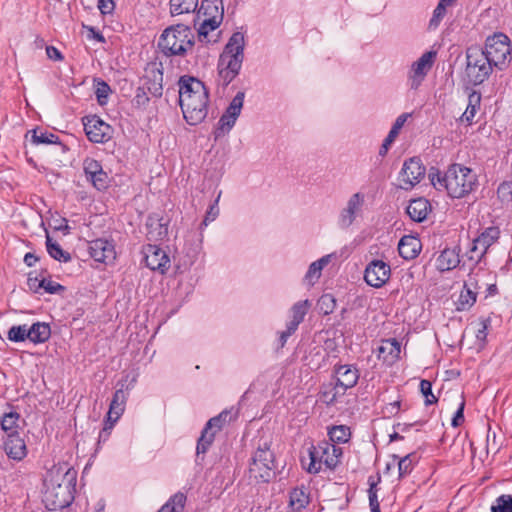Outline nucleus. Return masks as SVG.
<instances>
[{
	"instance_id": "10",
	"label": "nucleus",
	"mask_w": 512,
	"mask_h": 512,
	"mask_svg": "<svg viewBox=\"0 0 512 512\" xmlns=\"http://www.w3.org/2000/svg\"><path fill=\"white\" fill-rule=\"evenodd\" d=\"M232 420L231 410L225 409L217 416L212 417L206 423L197 441V456L205 454L215 439L217 432L221 431L225 424Z\"/></svg>"
},
{
	"instance_id": "27",
	"label": "nucleus",
	"mask_w": 512,
	"mask_h": 512,
	"mask_svg": "<svg viewBox=\"0 0 512 512\" xmlns=\"http://www.w3.org/2000/svg\"><path fill=\"white\" fill-rule=\"evenodd\" d=\"M363 202L364 198L360 193H355L350 197L347 207L342 210L339 217L341 227L347 228L353 223L356 212L360 210Z\"/></svg>"
},
{
	"instance_id": "45",
	"label": "nucleus",
	"mask_w": 512,
	"mask_h": 512,
	"mask_svg": "<svg viewBox=\"0 0 512 512\" xmlns=\"http://www.w3.org/2000/svg\"><path fill=\"white\" fill-rule=\"evenodd\" d=\"M317 308L320 314L329 315L336 308V299L332 294H323L317 301Z\"/></svg>"
},
{
	"instance_id": "6",
	"label": "nucleus",
	"mask_w": 512,
	"mask_h": 512,
	"mask_svg": "<svg viewBox=\"0 0 512 512\" xmlns=\"http://www.w3.org/2000/svg\"><path fill=\"white\" fill-rule=\"evenodd\" d=\"M307 451L310 461L305 468L311 474L319 473L323 466L335 470L343 456V449L327 440H321L317 444L311 443Z\"/></svg>"
},
{
	"instance_id": "28",
	"label": "nucleus",
	"mask_w": 512,
	"mask_h": 512,
	"mask_svg": "<svg viewBox=\"0 0 512 512\" xmlns=\"http://www.w3.org/2000/svg\"><path fill=\"white\" fill-rule=\"evenodd\" d=\"M421 241L412 235L403 236L398 243L399 255L405 260L416 258L421 251Z\"/></svg>"
},
{
	"instance_id": "17",
	"label": "nucleus",
	"mask_w": 512,
	"mask_h": 512,
	"mask_svg": "<svg viewBox=\"0 0 512 512\" xmlns=\"http://www.w3.org/2000/svg\"><path fill=\"white\" fill-rule=\"evenodd\" d=\"M436 58L435 51H427L425 52L417 61H415L411 66V71L409 75L410 88L418 89L424 80L425 76L432 68L433 63Z\"/></svg>"
},
{
	"instance_id": "63",
	"label": "nucleus",
	"mask_w": 512,
	"mask_h": 512,
	"mask_svg": "<svg viewBox=\"0 0 512 512\" xmlns=\"http://www.w3.org/2000/svg\"><path fill=\"white\" fill-rule=\"evenodd\" d=\"M481 93L477 91H471L468 95V106L480 108Z\"/></svg>"
},
{
	"instance_id": "26",
	"label": "nucleus",
	"mask_w": 512,
	"mask_h": 512,
	"mask_svg": "<svg viewBox=\"0 0 512 512\" xmlns=\"http://www.w3.org/2000/svg\"><path fill=\"white\" fill-rule=\"evenodd\" d=\"M431 210L432 206L430 202L424 197H419L410 200L409 205L406 208V213L411 220L420 223L426 220Z\"/></svg>"
},
{
	"instance_id": "64",
	"label": "nucleus",
	"mask_w": 512,
	"mask_h": 512,
	"mask_svg": "<svg viewBox=\"0 0 512 512\" xmlns=\"http://www.w3.org/2000/svg\"><path fill=\"white\" fill-rule=\"evenodd\" d=\"M53 228L56 231H63L64 234L69 233V226L66 218L60 217L59 219L54 220Z\"/></svg>"
},
{
	"instance_id": "14",
	"label": "nucleus",
	"mask_w": 512,
	"mask_h": 512,
	"mask_svg": "<svg viewBox=\"0 0 512 512\" xmlns=\"http://www.w3.org/2000/svg\"><path fill=\"white\" fill-rule=\"evenodd\" d=\"M87 138L94 143H105L112 137V127L98 116H87L83 119Z\"/></svg>"
},
{
	"instance_id": "59",
	"label": "nucleus",
	"mask_w": 512,
	"mask_h": 512,
	"mask_svg": "<svg viewBox=\"0 0 512 512\" xmlns=\"http://www.w3.org/2000/svg\"><path fill=\"white\" fill-rule=\"evenodd\" d=\"M398 134L394 133V131H389L387 137L384 139L380 149H379V155L385 156L389 150L390 145L394 142Z\"/></svg>"
},
{
	"instance_id": "5",
	"label": "nucleus",
	"mask_w": 512,
	"mask_h": 512,
	"mask_svg": "<svg viewBox=\"0 0 512 512\" xmlns=\"http://www.w3.org/2000/svg\"><path fill=\"white\" fill-rule=\"evenodd\" d=\"M194 44V33L189 26L184 24L167 27L158 40V48L167 57H184Z\"/></svg>"
},
{
	"instance_id": "57",
	"label": "nucleus",
	"mask_w": 512,
	"mask_h": 512,
	"mask_svg": "<svg viewBox=\"0 0 512 512\" xmlns=\"http://www.w3.org/2000/svg\"><path fill=\"white\" fill-rule=\"evenodd\" d=\"M498 196L503 200L512 199V182L504 181L502 182L497 189Z\"/></svg>"
},
{
	"instance_id": "53",
	"label": "nucleus",
	"mask_w": 512,
	"mask_h": 512,
	"mask_svg": "<svg viewBox=\"0 0 512 512\" xmlns=\"http://www.w3.org/2000/svg\"><path fill=\"white\" fill-rule=\"evenodd\" d=\"M148 95H150L149 91H147L144 86L140 85L137 88L136 94L134 97L135 105L137 107H143V108L146 107L150 102V98Z\"/></svg>"
},
{
	"instance_id": "48",
	"label": "nucleus",
	"mask_w": 512,
	"mask_h": 512,
	"mask_svg": "<svg viewBox=\"0 0 512 512\" xmlns=\"http://www.w3.org/2000/svg\"><path fill=\"white\" fill-rule=\"evenodd\" d=\"M8 340L12 342H23L26 339H29L28 327L27 325H14L12 326L7 334Z\"/></svg>"
},
{
	"instance_id": "2",
	"label": "nucleus",
	"mask_w": 512,
	"mask_h": 512,
	"mask_svg": "<svg viewBox=\"0 0 512 512\" xmlns=\"http://www.w3.org/2000/svg\"><path fill=\"white\" fill-rule=\"evenodd\" d=\"M431 184L437 190H446L452 198H463L478 186L477 174L470 168L454 163L445 173L432 168L429 172Z\"/></svg>"
},
{
	"instance_id": "40",
	"label": "nucleus",
	"mask_w": 512,
	"mask_h": 512,
	"mask_svg": "<svg viewBox=\"0 0 512 512\" xmlns=\"http://www.w3.org/2000/svg\"><path fill=\"white\" fill-rule=\"evenodd\" d=\"M32 133L31 139L32 142L36 145L38 144H61L59 141V137L53 133L43 131L40 128H35L31 131Z\"/></svg>"
},
{
	"instance_id": "1",
	"label": "nucleus",
	"mask_w": 512,
	"mask_h": 512,
	"mask_svg": "<svg viewBox=\"0 0 512 512\" xmlns=\"http://www.w3.org/2000/svg\"><path fill=\"white\" fill-rule=\"evenodd\" d=\"M178 101L188 124L198 125L208 115L209 90L198 78L183 75L178 80Z\"/></svg>"
},
{
	"instance_id": "58",
	"label": "nucleus",
	"mask_w": 512,
	"mask_h": 512,
	"mask_svg": "<svg viewBox=\"0 0 512 512\" xmlns=\"http://www.w3.org/2000/svg\"><path fill=\"white\" fill-rule=\"evenodd\" d=\"M33 274V272H30L28 274L27 285L31 291H33L34 293H38L39 290L41 289V286H43L44 281L42 280V278L39 279L37 275L34 276Z\"/></svg>"
},
{
	"instance_id": "15",
	"label": "nucleus",
	"mask_w": 512,
	"mask_h": 512,
	"mask_svg": "<svg viewBox=\"0 0 512 512\" xmlns=\"http://www.w3.org/2000/svg\"><path fill=\"white\" fill-rule=\"evenodd\" d=\"M390 265L382 260L374 259L364 271L365 282L374 288H381L390 279Z\"/></svg>"
},
{
	"instance_id": "4",
	"label": "nucleus",
	"mask_w": 512,
	"mask_h": 512,
	"mask_svg": "<svg viewBox=\"0 0 512 512\" xmlns=\"http://www.w3.org/2000/svg\"><path fill=\"white\" fill-rule=\"evenodd\" d=\"M244 35L241 32L232 34L217 65V85L226 88L239 74L244 59Z\"/></svg>"
},
{
	"instance_id": "61",
	"label": "nucleus",
	"mask_w": 512,
	"mask_h": 512,
	"mask_svg": "<svg viewBox=\"0 0 512 512\" xmlns=\"http://www.w3.org/2000/svg\"><path fill=\"white\" fill-rule=\"evenodd\" d=\"M478 111V108L468 106L466 107V110L461 116V120L463 122H466L468 125H471L473 123V119Z\"/></svg>"
},
{
	"instance_id": "39",
	"label": "nucleus",
	"mask_w": 512,
	"mask_h": 512,
	"mask_svg": "<svg viewBox=\"0 0 512 512\" xmlns=\"http://www.w3.org/2000/svg\"><path fill=\"white\" fill-rule=\"evenodd\" d=\"M203 12L205 16H219L223 18L222 0H202L199 12Z\"/></svg>"
},
{
	"instance_id": "49",
	"label": "nucleus",
	"mask_w": 512,
	"mask_h": 512,
	"mask_svg": "<svg viewBox=\"0 0 512 512\" xmlns=\"http://www.w3.org/2000/svg\"><path fill=\"white\" fill-rule=\"evenodd\" d=\"M491 512H512V495L502 494L491 506Z\"/></svg>"
},
{
	"instance_id": "55",
	"label": "nucleus",
	"mask_w": 512,
	"mask_h": 512,
	"mask_svg": "<svg viewBox=\"0 0 512 512\" xmlns=\"http://www.w3.org/2000/svg\"><path fill=\"white\" fill-rule=\"evenodd\" d=\"M42 280L44 281V284L43 286H41V289H43L46 293L56 294L59 292H64L66 290V288L63 285L54 282L50 279L42 277Z\"/></svg>"
},
{
	"instance_id": "50",
	"label": "nucleus",
	"mask_w": 512,
	"mask_h": 512,
	"mask_svg": "<svg viewBox=\"0 0 512 512\" xmlns=\"http://www.w3.org/2000/svg\"><path fill=\"white\" fill-rule=\"evenodd\" d=\"M420 391L425 398V405L428 406L437 403L438 398L433 394L432 383L429 380H421Z\"/></svg>"
},
{
	"instance_id": "23",
	"label": "nucleus",
	"mask_w": 512,
	"mask_h": 512,
	"mask_svg": "<svg viewBox=\"0 0 512 512\" xmlns=\"http://www.w3.org/2000/svg\"><path fill=\"white\" fill-rule=\"evenodd\" d=\"M4 450L9 458L17 461L22 460L27 455L25 441L19 433L7 436L4 442Z\"/></svg>"
},
{
	"instance_id": "46",
	"label": "nucleus",
	"mask_w": 512,
	"mask_h": 512,
	"mask_svg": "<svg viewBox=\"0 0 512 512\" xmlns=\"http://www.w3.org/2000/svg\"><path fill=\"white\" fill-rule=\"evenodd\" d=\"M395 459H398V471L399 477L403 478L406 475L410 474L413 470L414 460L416 458L415 453H410L404 456L403 458H398V456H393Z\"/></svg>"
},
{
	"instance_id": "34",
	"label": "nucleus",
	"mask_w": 512,
	"mask_h": 512,
	"mask_svg": "<svg viewBox=\"0 0 512 512\" xmlns=\"http://www.w3.org/2000/svg\"><path fill=\"white\" fill-rule=\"evenodd\" d=\"M198 4L199 0H170V13L172 16L192 13Z\"/></svg>"
},
{
	"instance_id": "51",
	"label": "nucleus",
	"mask_w": 512,
	"mask_h": 512,
	"mask_svg": "<svg viewBox=\"0 0 512 512\" xmlns=\"http://www.w3.org/2000/svg\"><path fill=\"white\" fill-rule=\"evenodd\" d=\"M402 408V400L398 397L395 400H392L386 403L382 408V414L386 418H391L396 416Z\"/></svg>"
},
{
	"instance_id": "30",
	"label": "nucleus",
	"mask_w": 512,
	"mask_h": 512,
	"mask_svg": "<svg viewBox=\"0 0 512 512\" xmlns=\"http://www.w3.org/2000/svg\"><path fill=\"white\" fill-rule=\"evenodd\" d=\"M162 218L149 216L147 219V238L150 241H158L164 239L168 234L167 223L162 222Z\"/></svg>"
},
{
	"instance_id": "18",
	"label": "nucleus",
	"mask_w": 512,
	"mask_h": 512,
	"mask_svg": "<svg viewBox=\"0 0 512 512\" xmlns=\"http://www.w3.org/2000/svg\"><path fill=\"white\" fill-rule=\"evenodd\" d=\"M83 169L87 181L98 191L106 190L109 187L108 174L103 170L99 161L93 158H86L83 161Z\"/></svg>"
},
{
	"instance_id": "12",
	"label": "nucleus",
	"mask_w": 512,
	"mask_h": 512,
	"mask_svg": "<svg viewBox=\"0 0 512 512\" xmlns=\"http://www.w3.org/2000/svg\"><path fill=\"white\" fill-rule=\"evenodd\" d=\"M163 75L161 62H149L140 79V85L144 86L152 97L160 98L163 95Z\"/></svg>"
},
{
	"instance_id": "29",
	"label": "nucleus",
	"mask_w": 512,
	"mask_h": 512,
	"mask_svg": "<svg viewBox=\"0 0 512 512\" xmlns=\"http://www.w3.org/2000/svg\"><path fill=\"white\" fill-rule=\"evenodd\" d=\"M310 503V492L302 485L291 490L289 494V506L293 511L300 512Z\"/></svg>"
},
{
	"instance_id": "56",
	"label": "nucleus",
	"mask_w": 512,
	"mask_h": 512,
	"mask_svg": "<svg viewBox=\"0 0 512 512\" xmlns=\"http://www.w3.org/2000/svg\"><path fill=\"white\" fill-rule=\"evenodd\" d=\"M464 408H465V400H464V398H462V400L459 404V407H458L457 411L455 412V414L452 418V421H451V425L453 427H459L464 423V421H465Z\"/></svg>"
},
{
	"instance_id": "3",
	"label": "nucleus",
	"mask_w": 512,
	"mask_h": 512,
	"mask_svg": "<svg viewBox=\"0 0 512 512\" xmlns=\"http://www.w3.org/2000/svg\"><path fill=\"white\" fill-rule=\"evenodd\" d=\"M76 471L67 469L62 474L60 469L51 471L44 480L43 502L49 510L68 507L74 500L72 489L76 482Z\"/></svg>"
},
{
	"instance_id": "47",
	"label": "nucleus",
	"mask_w": 512,
	"mask_h": 512,
	"mask_svg": "<svg viewBox=\"0 0 512 512\" xmlns=\"http://www.w3.org/2000/svg\"><path fill=\"white\" fill-rule=\"evenodd\" d=\"M95 83V95L99 105H105L108 101L109 93L111 92L110 86L102 79L97 78Z\"/></svg>"
},
{
	"instance_id": "36",
	"label": "nucleus",
	"mask_w": 512,
	"mask_h": 512,
	"mask_svg": "<svg viewBox=\"0 0 512 512\" xmlns=\"http://www.w3.org/2000/svg\"><path fill=\"white\" fill-rule=\"evenodd\" d=\"M20 414L15 411L5 413L0 420L2 430L7 434H17L19 428Z\"/></svg>"
},
{
	"instance_id": "52",
	"label": "nucleus",
	"mask_w": 512,
	"mask_h": 512,
	"mask_svg": "<svg viewBox=\"0 0 512 512\" xmlns=\"http://www.w3.org/2000/svg\"><path fill=\"white\" fill-rule=\"evenodd\" d=\"M447 7L448 6H446V5L442 4V3H438V5L436 6V8L433 11V16H432V18L430 19V22H429V26L431 28H437L438 27V25L440 24V22L442 21V19L446 15V8Z\"/></svg>"
},
{
	"instance_id": "11",
	"label": "nucleus",
	"mask_w": 512,
	"mask_h": 512,
	"mask_svg": "<svg viewBox=\"0 0 512 512\" xmlns=\"http://www.w3.org/2000/svg\"><path fill=\"white\" fill-rule=\"evenodd\" d=\"M244 97L245 93L242 91H239L234 96L229 106L220 117L217 123V127L213 132L215 140L223 137L234 127L236 120L238 119L243 108Z\"/></svg>"
},
{
	"instance_id": "62",
	"label": "nucleus",
	"mask_w": 512,
	"mask_h": 512,
	"mask_svg": "<svg viewBox=\"0 0 512 512\" xmlns=\"http://www.w3.org/2000/svg\"><path fill=\"white\" fill-rule=\"evenodd\" d=\"M98 8L102 14H109L113 12L115 4L113 0H98Z\"/></svg>"
},
{
	"instance_id": "13",
	"label": "nucleus",
	"mask_w": 512,
	"mask_h": 512,
	"mask_svg": "<svg viewBox=\"0 0 512 512\" xmlns=\"http://www.w3.org/2000/svg\"><path fill=\"white\" fill-rule=\"evenodd\" d=\"M425 173L426 169L420 158H409L404 162L400 172V188L403 190H411L421 181V179H423Z\"/></svg>"
},
{
	"instance_id": "19",
	"label": "nucleus",
	"mask_w": 512,
	"mask_h": 512,
	"mask_svg": "<svg viewBox=\"0 0 512 512\" xmlns=\"http://www.w3.org/2000/svg\"><path fill=\"white\" fill-rule=\"evenodd\" d=\"M89 254L97 262L111 264L116 259V250L113 241L104 238L92 240L89 243Z\"/></svg>"
},
{
	"instance_id": "33",
	"label": "nucleus",
	"mask_w": 512,
	"mask_h": 512,
	"mask_svg": "<svg viewBox=\"0 0 512 512\" xmlns=\"http://www.w3.org/2000/svg\"><path fill=\"white\" fill-rule=\"evenodd\" d=\"M345 392L335 383L324 384L319 393V399L326 405H333Z\"/></svg>"
},
{
	"instance_id": "41",
	"label": "nucleus",
	"mask_w": 512,
	"mask_h": 512,
	"mask_svg": "<svg viewBox=\"0 0 512 512\" xmlns=\"http://www.w3.org/2000/svg\"><path fill=\"white\" fill-rule=\"evenodd\" d=\"M487 275V272L483 269L474 271L473 269L468 274L467 280L464 282V288H468L478 294V291L482 288V279Z\"/></svg>"
},
{
	"instance_id": "20",
	"label": "nucleus",
	"mask_w": 512,
	"mask_h": 512,
	"mask_svg": "<svg viewBox=\"0 0 512 512\" xmlns=\"http://www.w3.org/2000/svg\"><path fill=\"white\" fill-rule=\"evenodd\" d=\"M333 372L336 375L335 384L345 393L357 384L360 377L357 367L349 364L335 365Z\"/></svg>"
},
{
	"instance_id": "38",
	"label": "nucleus",
	"mask_w": 512,
	"mask_h": 512,
	"mask_svg": "<svg viewBox=\"0 0 512 512\" xmlns=\"http://www.w3.org/2000/svg\"><path fill=\"white\" fill-rule=\"evenodd\" d=\"M328 436L331 443H346L351 437V431L348 426H333L328 430Z\"/></svg>"
},
{
	"instance_id": "7",
	"label": "nucleus",
	"mask_w": 512,
	"mask_h": 512,
	"mask_svg": "<svg viewBox=\"0 0 512 512\" xmlns=\"http://www.w3.org/2000/svg\"><path fill=\"white\" fill-rule=\"evenodd\" d=\"M249 477L256 482L268 483L276 476L275 454L271 450V443L267 440L259 441L253 453L248 468Z\"/></svg>"
},
{
	"instance_id": "37",
	"label": "nucleus",
	"mask_w": 512,
	"mask_h": 512,
	"mask_svg": "<svg viewBox=\"0 0 512 512\" xmlns=\"http://www.w3.org/2000/svg\"><path fill=\"white\" fill-rule=\"evenodd\" d=\"M476 299L477 293L463 287L457 301L455 302L456 310L460 312L470 310V308L475 304Z\"/></svg>"
},
{
	"instance_id": "42",
	"label": "nucleus",
	"mask_w": 512,
	"mask_h": 512,
	"mask_svg": "<svg viewBox=\"0 0 512 512\" xmlns=\"http://www.w3.org/2000/svg\"><path fill=\"white\" fill-rule=\"evenodd\" d=\"M186 503V496L179 492L173 495L158 512H183Z\"/></svg>"
},
{
	"instance_id": "60",
	"label": "nucleus",
	"mask_w": 512,
	"mask_h": 512,
	"mask_svg": "<svg viewBox=\"0 0 512 512\" xmlns=\"http://www.w3.org/2000/svg\"><path fill=\"white\" fill-rule=\"evenodd\" d=\"M114 424H115V422H113V420L108 421V419H107L105 421L104 427L99 432L98 443L105 442L108 440Z\"/></svg>"
},
{
	"instance_id": "21",
	"label": "nucleus",
	"mask_w": 512,
	"mask_h": 512,
	"mask_svg": "<svg viewBox=\"0 0 512 512\" xmlns=\"http://www.w3.org/2000/svg\"><path fill=\"white\" fill-rule=\"evenodd\" d=\"M500 237V229L496 226H490L473 240V251H479L476 263H480L487 253L490 246H492Z\"/></svg>"
},
{
	"instance_id": "8",
	"label": "nucleus",
	"mask_w": 512,
	"mask_h": 512,
	"mask_svg": "<svg viewBox=\"0 0 512 512\" xmlns=\"http://www.w3.org/2000/svg\"><path fill=\"white\" fill-rule=\"evenodd\" d=\"M466 77L469 84L477 86L482 84L493 70V65L478 47H469L466 51Z\"/></svg>"
},
{
	"instance_id": "16",
	"label": "nucleus",
	"mask_w": 512,
	"mask_h": 512,
	"mask_svg": "<svg viewBox=\"0 0 512 512\" xmlns=\"http://www.w3.org/2000/svg\"><path fill=\"white\" fill-rule=\"evenodd\" d=\"M142 252L146 266L164 274L170 267V258L167 253L157 245L147 244L143 246Z\"/></svg>"
},
{
	"instance_id": "35",
	"label": "nucleus",
	"mask_w": 512,
	"mask_h": 512,
	"mask_svg": "<svg viewBox=\"0 0 512 512\" xmlns=\"http://www.w3.org/2000/svg\"><path fill=\"white\" fill-rule=\"evenodd\" d=\"M46 249L48 254L55 260L67 263L71 260L69 252L62 249V247L52 240L48 231L46 230Z\"/></svg>"
},
{
	"instance_id": "24",
	"label": "nucleus",
	"mask_w": 512,
	"mask_h": 512,
	"mask_svg": "<svg viewBox=\"0 0 512 512\" xmlns=\"http://www.w3.org/2000/svg\"><path fill=\"white\" fill-rule=\"evenodd\" d=\"M401 353V344L396 338H389L382 341L378 349V358L388 365L394 364Z\"/></svg>"
},
{
	"instance_id": "22",
	"label": "nucleus",
	"mask_w": 512,
	"mask_h": 512,
	"mask_svg": "<svg viewBox=\"0 0 512 512\" xmlns=\"http://www.w3.org/2000/svg\"><path fill=\"white\" fill-rule=\"evenodd\" d=\"M127 379L128 375L125 380L119 381L117 384L119 388L115 391L110 403L109 411L107 413L108 421L113 420V422H116L125 410L127 397L124 389H129V386L126 385Z\"/></svg>"
},
{
	"instance_id": "32",
	"label": "nucleus",
	"mask_w": 512,
	"mask_h": 512,
	"mask_svg": "<svg viewBox=\"0 0 512 512\" xmlns=\"http://www.w3.org/2000/svg\"><path fill=\"white\" fill-rule=\"evenodd\" d=\"M311 307V303L308 299L301 300L296 302L290 309L291 320L287 323V325L291 328L298 329L300 323L303 322L306 314L308 313Z\"/></svg>"
},
{
	"instance_id": "31",
	"label": "nucleus",
	"mask_w": 512,
	"mask_h": 512,
	"mask_svg": "<svg viewBox=\"0 0 512 512\" xmlns=\"http://www.w3.org/2000/svg\"><path fill=\"white\" fill-rule=\"evenodd\" d=\"M29 340L34 344L45 343L51 336V328L48 323L35 322L28 327Z\"/></svg>"
},
{
	"instance_id": "25",
	"label": "nucleus",
	"mask_w": 512,
	"mask_h": 512,
	"mask_svg": "<svg viewBox=\"0 0 512 512\" xmlns=\"http://www.w3.org/2000/svg\"><path fill=\"white\" fill-rule=\"evenodd\" d=\"M460 246L445 248L436 259V267L441 272L450 271L460 264Z\"/></svg>"
},
{
	"instance_id": "9",
	"label": "nucleus",
	"mask_w": 512,
	"mask_h": 512,
	"mask_svg": "<svg viewBox=\"0 0 512 512\" xmlns=\"http://www.w3.org/2000/svg\"><path fill=\"white\" fill-rule=\"evenodd\" d=\"M483 53L493 66L502 70L511 60L510 39L503 33H495L487 38Z\"/></svg>"
},
{
	"instance_id": "44",
	"label": "nucleus",
	"mask_w": 512,
	"mask_h": 512,
	"mask_svg": "<svg viewBox=\"0 0 512 512\" xmlns=\"http://www.w3.org/2000/svg\"><path fill=\"white\" fill-rule=\"evenodd\" d=\"M221 20L222 19H220L219 16H208V18L203 21L198 30L200 41L206 40L209 32L214 31L219 27Z\"/></svg>"
},
{
	"instance_id": "43",
	"label": "nucleus",
	"mask_w": 512,
	"mask_h": 512,
	"mask_svg": "<svg viewBox=\"0 0 512 512\" xmlns=\"http://www.w3.org/2000/svg\"><path fill=\"white\" fill-rule=\"evenodd\" d=\"M330 255L323 256L319 260L310 264L305 278L313 283V280H318L321 276L322 269L330 262Z\"/></svg>"
},
{
	"instance_id": "54",
	"label": "nucleus",
	"mask_w": 512,
	"mask_h": 512,
	"mask_svg": "<svg viewBox=\"0 0 512 512\" xmlns=\"http://www.w3.org/2000/svg\"><path fill=\"white\" fill-rule=\"evenodd\" d=\"M491 326V318L490 317H481L479 319V328L476 332V338L479 341L485 342L487 335H488V329Z\"/></svg>"
}]
</instances>
